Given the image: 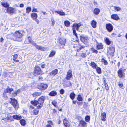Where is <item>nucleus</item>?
I'll return each mask as SVG.
<instances>
[{"mask_svg": "<svg viewBox=\"0 0 127 127\" xmlns=\"http://www.w3.org/2000/svg\"><path fill=\"white\" fill-rule=\"evenodd\" d=\"M45 99L44 96H42L39 98L38 101L35 100L34 101H31V103L35 106H36L38 104L39 105L37 106V108L38 109L40 108L43 106Z\"/></svg>", "mask_w": 127, "mask_h": 127, "instance_id": "1", "label": "nucleus"}, {"mask_svg": "<svg viewBox=\"0 0 127 127\" xmlns=\"http://www.w3.org/2000/svg\"><path fill=\"white\" fill-rule=\"evenodd\" d=\"M81 26V24L80 23H74L73 25L72 30L73 35H75L77 39H78L77 34L76 32V30L78 31L79 28Z\"/></svg>", "mask_w": 127, "mask_h": 127, "instance_id": "2", "label": "nucleus"}, {"mask_svg": "<svg viewBox=\"0 0 127 127\" xmlns=\"http://www.w3.org/2000/svg\"><path fill=\"white\" fill-rule=\"evenodd\" d=\"M14 35L16 38V40L18 41H22V38L23 34L21 33V31H17L15 32Z\"/></svg>", "mask_w": 127, "mask_h": 127, "instance_id": "3", "label": "nucleus"}, {"mask_svg": "<svg viewBox=\"0 0 127 127\" xmlns=\"http://www.w3.org/2000/svg\"><path fill=\"white\" fill-rule=\"evenodd\" d=\"M81 41L85 44L87 45L89 43L88 37L84 35H81L80 36Z\"/></svg>", "mask_w": 127, "mask_h": 127, "instance_id": "4", "label": "nucleus"}, {"mask_svg": "<svg viewBox=\"0 0 127 127\" xmlns=\"http://www.w3.org/2000/svg\"><path fill=\"white\" fill-rule=\"evenodd\" d=\"M66 41V39L64 38H61L59 40V46L60 48H64Z\"/></svg>", "mask_w": 127, "mask_h": 127, "instance_id": "5", "label": "nucleus"}, {"mask_svg": "<svg viewBox=\"0 0 127 127\" xmlns=\"http://www.w3.org/2000/svg\"><path fill=\"white\" fill-rule=\"evenodd\" d=\"M10 99L11 100L10 103L15 109H18L19 108V105L17 101L14 98H11Z\"/></svg>", "mask_w": 127, "mask_h": 127, "instance_id": "6", "label": "nucleus"}, {"mask_svg": "<svg viewBox=\"0 0 127 127\" xmlns=\"http://www.w3.org/2000/svg\"><path fill=\"white\" fill-rule=\"evenodd\" d=\"M115 48L113 46H109L108 49L107 53L108 54H109L110 56H113L115 52Z\"/></svg>", "mask_w": 127, "mask_h": 127, "instance_id": "7", "label": "nucleus"}, {"mask_svg": "<svg viewBox=\"0 0 127 127\" xmlns=\"http://www.w3.org/2000/svg\"><path fill=\"white\" fill-rule=\"evenodd\" d=\"M34 75L37 76L42 74V72L40 68L38 66H36L33 73Z\"/></svg>", "mask_w": 127, "mask_h": 127, "instance_id": "8", "label": "nucleus"}, {"mask_svg": "<svg viewBox=\"0 0 127 127\" xmlns=\"http://www.w3.org/2000/svg\"><path fill=\"white\" fill-rule=\"evenodd\" d=\"M106 28L109 32H111L113 29V27L112 24L110 23L106 24L105 25Z\"/></svg>", "mask_w": 127, "mask_h": 127, "instance_id": "9", "label": "nucleus"}, {"mask_svg": "<svg viewBox=\"0 0 127 127\" xmlns=\"http://www.w3.org/2000/svg\"><path fill=\"white\" fill-rule=\"evenodd\" d=\"M122 68L120 69L118 71V76L120 78H124L125 77V73Z\"/></svg>", "mask_w": 127, "mask_h": 127, "instance_id": "10", "label": "nucleus"}, {"mask_svg": "<svg viewBox=\"0 0 127 127\" xmlns=\"http://www.w3.org/2000/svg\"><path fill=\"white\" fill-rule=\"evenodd\" d=\"M15 12L14 8L12 7L9 6L7 8L6 11H5V13H9L10 14L14 13Z\"/></svg>", "mask_w": 127, "mask_h": 127, "instance_id": "11", "label": "nucleus"}, {"mask_svg": "<svg viewBox=\"0 0 127 127\" xmlns=\"http://www.w3.org/2000/svg\"><path fill=\"white\" fill-rule=\"evenodd\" d=\"M95 42L96 43V49H101L103 48V46L102 43H99L96 40H95Z\"/></svg>", "mask_w": 127, "mask_h": 127, "instance_id": "12", "label": "nucleus"}, {"mask_svg": "<svg viewBox=\"0 0 127 127\" xmlns=\"http://www.w3.org/2000/svg\"><path fill=\"white\" fill-rule=\"evenodd\" d=\"M72 76V72L71 70H69L67 73L66 79L67 80H69Z\"/></svg>", "mask_w": 127, "mask_h": 127, "instance_id": "13", "label": "nucleus"}, {"mask_svg": "<svg viewBox=\"0 0 127 127\" xmlns=\"http://www.w3.org/2000/svg\"><path fill=\"white\" fill-rule=\"evenodd\" d=\"M86 123L84 121L81 120L79 124V127H87Z\"/></svg>", "mask_w": 127, "mask_h": 127, "instance_id": "14", "label": "nucleus"}, {"mask_svg": "<svg viewBox=\"0 0 127 127\" xmlns=\"http://www.w3.org/2000/svg\"><path fill=\"white\" fill-rule=\"evenodd\" d=\"M48 87V86L46 84L43 83L41 84L39 87V89L41 90H44L46 89Z\"/></svg>", "mask_w": 127, "mask_h": 127, "instance_id": "15", "label": "nucleus"}, {"mask_svg": "<svg viewBox=\"0 0 127 127\" xmlns=\"http://www.w3.org/2000/svg\"><path fill=\"white\" fill-rule=\"evenodd\" d=\"M111 18L116 20H118L120 19L118 15L116 14H113L111 15Z\"/></svg>", "mask_w": 127, "mask_h": 127, "instance_id": "16", "label": "nucleus"}, {"mask_svg": "<svg viewBox=\"0 0 127 127\" xmlns=\"http://www.w3.org/2000/svg\"><path fill=\"white\" fill-rule=\"evenodd\" d=\"M85 46L82 44V43H79L78 45L77 46V51L78 52H79L80 50L84 48Z\"/></svg>", "mask_w": 127, "mask_h": 127, "instance_id": "17", "label": "nucleus"}, {"mask_svg": "<svg viewBox=\"0 0 127 127\" xmlns=\"http://www.w3.org/2000/svg\"><path fill=\"white\" fill-rule=\"evenodd\" d=\"M64 124L65 127H69L70 124L68 120L65 119L64 121Z\"/></svg>", "mask_w": 127, "mask_h": 127, "instance_id": "18", "label": "nucleus"}, {"mask_svg": "<svg viewBox=\"0 0 127 127\" xmlns=\"http://www.w3.org/2000/svg\"><path fill=\"white\" fill-rule=\"evenodd\" d=\"M104 40L106 44L108 45H110L112 43V42L110 41L108 37L105 38L104 39Z\"/></svg>", "mask_w": 127, "mask_h": 127, "instance_id": "19", "label": "nucleus"}, {"mask_svg": "<svg viewBox=\"0 0 127 127\" xmlns=\"http://www.w3.org/2000/svg\"><path fill=\"white\" fill-rule=\"evenodd\" d=\"M1 4L2 6L5 8H8L9 6V4L7 2H1Z\"/></svg>", "mask_w": 127, "mask_h": 127, "instance_id": "20", "label": "nucleus"}, {"mask_svg": "<svg viewBox=\"0 0 127 127\" xmlns=\"http://www.w3.org/2000/svg\"><path fill=\"white\" fill-rule=\"evenodd\" d=\"M54 12L55 13H57L61 16H64L65 14L62 10L60 11L59 10L58 11L55 10Z\"/></svg>", "mask_w": 127, "mask_h": 127, "instance_id": "21", "label": "nucleus"}, {"mask_svg": "<svg viewBox=\"0 0 127 127\" xmlns=\"http://www.w3.org/2000/svg\"><path fill=\"white\" fill-rule=\"evenodd\" d=\"M58 71V69H56L50 72V75L55 76L57 74Z\"/></svg>", "mask_w": 127, "mask_h": 127, "instance_id": "22", "label": "nucleus"}, {"mask_svg": "<svg viewBox=\"0 0 127 127\" xmlns=\"http://www.w3.org/2000/svg\"><path fill=\"white\" fill-rule=\"evenodd\" d=\"M31 17L33 19V20L37 18V14L35 13H33L31 14Z\"/></svg>", "mask_w": 127, "mask_h": 127, "instance_id": "23", "label": "nucleus"}, {"mask_svg": "<svg viewBox=\"0 0 127 127\" xmlns=\"http://www.w3.org/2000/svg\"><path fill=\"white\" fill-rule=\"evenodd\" d=\"M106 115L105 112L103 113H101V118L102 120L103 121H105Z\"/></svg>", "mask_w": 127, "mask_h": 127, "instance_id": "24", "label": "nucleus"}, {"mask_svg": "<svg viewBox=\"0 0 127 127\" xmlns=\"http://www.w3.org/2000/svg\"><path fill=\"white\" fill-rule=\"evenodd\" d=\"M100 12V9L97 8H95L93 11L94 14L97 15Z\"/></svg>", "mask_w": 127, "mask_h": 127, "instance_id": "25", "label": "nucleus"}, {"mask_svg": "<svg viewBox=\"0 0 127 127\" xmlns=\"http://www.w3.org/2000/svg\"><path fill=\"white\" fill-rule=\"evenodd\" d=\"M96 22L95 20H93L91 23V25L94 28H95L96 27Z\"/></svg>", "mask_w": 127, "mask_h": 127, "instance_id": "26", "label": "nucleus"}, {"mask_svg": "<svg viewBox=\"0 0 127 127\" xmlns=\"http://www.w3.org/2000/svg\"><path fill=\"white\" fill-rule=\"evenodd\" d=\"M57 94V92L55 91H53L50 92L49 94V95L51 96H54Z\"/></svg>", "mask_w": 127, "mask_h": 127, "instance_id": "27", "label": "nucleus"}, {"mask_svg": "<svg viewBox=\"0 0 127 127\" xmlns=\"http://www.w3.org/2000/svg\"><path fill=\"white\" fill-rule=\"evenodd\" d=\"M14 34H7L6 36V37L7 39H10L14 40L13 36Z\"/></svg>", "mask_w": 127, "mask_h": 127, "instance_id": "28", "label": "nucleus"}, {"mask_svg": "<svg viewBox=\"0 0 127 127\" xmlns=\"http://www.w3.org/2000/svg\"><path fill=\"white\" fill-rule=\"evenodd\" d=\"M64 24L65 26L66 27H69L70 24V22L68 20H65L64 21Z\"/></svg>", "mask_w": 127, "mask_h": 127, "instance_id": "29", "label": "nucleus"}, {"mask_svg": "<svg viewBox=\"0 0 127 127\" xmlns=\"http://www.w3.org/2000/svg\"><path fill=\"white\" fill-rule=\"evenodd\" d=\"M13 118L15 119H17V120H20L21 118V117L18 115H14L13 116Z\"/></svg>", "mask_w": 127, "mask_h": 127, "instance_id": "30", "label": "nucleus"}, {"mask_svg": "<svg viewBox=\"0 0 127 127\" xmlns=\"http://www.w3.org/2000/svg\"><path fill=\"white\" fill-rule=\"evenodd\" d=\"M13 90L12 88H7L5 89L4 92L5 93H10Z\"/></svg>", "mask_w": 127, "mask_h": 127, "instance_id": "31", "label": "nucleus"}, {"mask_svg": "<svg viewBox=\"0 0 127 127\" xmlns=\"http://www.w3.org/2000/svg\"><path fill=\"white\" fill-rule=\"evenodd\" d=\"M36 48L41 51H45L46 49L45 48L39 45H38Z\"/></svg>", "mask_w": 127, "mask_h": 127, "instance_id": "32", "label": "nucleus"}, {"mask_svg": "<svg viewBox=\"0 0 127 127\" xmlns=\"http://www.w3.org/2000/svg\"><path fill=\"white\" fill-rule=\"evenodd\" d=\"M91 65L94 69H95L97 67V65L94 62H92L91 63Z\"/></svg>", "mask_w": 127, "mask_h": 127, "instance_id": "33", "label": "nucleus"}, {"mask_svg": "<svg viewBox=\"0 0 127 127\" xmlns=\"http://www.w3.org/2000/svg\"><path fill=\"white\" fill-rule=\"evenodd\" d=\"M41 93L39 92L35 93H33L32 94V95L33 97H36L37 96L40 95H41Z\"/></svg>", "mask_w": 127, "mask_h": 127, "instance_id": "34", "label": "nucleus"}, {"mask_svg": "<svg viewBox=\"0 0 127 127\" xmlns=\"http://www.w3.org/2000/svg\"><path fill=\"white\" fill-rule=\"evenodd\" d=\"M31 8L30 6L27 7L26 9V12L27 13H29L31 11Z\"/></svg>", "mask_w": 127, "mask_h": 127, "instance_id": "35", "label": "nucleus"}, {"mask_svg": "<svg viewBox=\"0 0 127 127\" xmlns=\"http://www.w3.org/2000/svg\"><path fill=\"white\" fill-rule=\"evenodd\" d=\"M75 94L73 93H71L70 95V97L72 100H73L75 97Z\"/></svg>", "mask_w": 127, "mask_h": 127, "instance_id": "36", "label": "nucleus"}, {"mask_svg": "<svg viewBox=\"0 0 127 127\" xmlns=\"http://www.w3.org/2000/svg\"><path fill=\"white\" fill-rule=\"evenodd\" d=\"M21 124L23 126H25L26 124L25 121L24 119H22L20 121Z\"/></svg>", "mask_w": 127, "mask_h": 127, "instance_id": "37", "label": "nucleus"}, {"mask_svg": "<svg viewBox=\"0 0 127 127\" xmlns=\"http://www.w3.org/2000/svg\"><path fill=\"white\" fill-rule=\"evenodd\" d=\"M20 92V90H18L17 92H14L13 93V96L15 97L16 96L18 93H19Z\"/></svg>", "mask_w": 127, "mask_h": 127, "instance_id": "38", "label": "nucleus"}, {"mask_svg": "<svg viewBox=\"0 0 127 127\" xmlns=\"http://www.w3.org/2000/svg\"><path fill=\"white\" fill-rule=\"evenodd\" d=\"M91 51L92 53H95L97 54L98 52L97 50L96 49H95L93 48H91Z\"/></svg>", "mask_w": 127, "mask_h": 127, "instance_id": "39", "label": "nucleus"}, {"mask_svg": "<svg viewBox=\"0 0 127 127\" xmlns=\"http://www.w3.org/2000/svg\"><path fill=\"white\" fill-rule=\"evenodd\" d=\"M119 86L122 89H123V85L122 82L120 81L118 83Z\"/></svg>", "mask_w": 127, "mask_h": 127, "instance_id": "40", "label": "nucleus"}, {"mask_svg": "<svg viewBox=\"0 0 127 127\" xmlns=\"http://www.w3.org/2000/svg\"><path fill=\"white\" fill-rule=\"evenodd\" d=\"M51 21L52 22L51 25L52 26H53L55 24V21L53 18H51Z\"/></svg>", "mask_w": 127, "mask_h": 127, "instance_id": "41", "label": "nucleus"}, {"mask_svg": "<svg viewBox=\"0 0 127 127\" xmlns=\"http://www.w3.org/2000/svg\"><path fill=\"white\" fill-rule=\"evenodd\" d=\"M95 69H96V70L98 73L100 74L101 73V70L99 67H96Z\"/></svg>", "mask_w": 127, "mask_h": 127, "instance_id": "42", "label": "nucleus"}, {"mask_svg": "<svg viewBox=\"0 0 127 127\" xmlns=\"http://www.w3.org/2000/svg\"><path fill=\"white\" fill-rule=\"evenodd\" d=\"M56 52L54 50H53L51 51L50 54L49 56H54Z\"/></svg>", "mask_w": 127, "mask_h": 127, "instance_id": "43", "label": "nucleus"}, {"mask_svg": "<svg viewBox=\"0 0 127 127\" xmlns=\"http://www.w3.org/2000/svg\"><path fill=\"white\" fill-rule=\"evenodd\" d=\"M114 8L115 10L118 11H120L121 9L120 7L117 6H114Z\"/></svg>", "mask_w": 127, "mask_h": 127, "instance_id": "44", "label": "nucleus"}, {"mask_svg": "<svg viewBox=\"0 0 127 127\" xmlns=\"http://www.w3.org/2000/svg\"><path fill=\"white\" fill-rule=\"evenodd\" d=\"M28 39L29 41V42L30 43H31L32 42V39L31 37L30 36L28 37Z\"/></svg>", "mask_w": 127, "mask_h": 127, "instance_id": "45", "label": "nucleus"}, {"mask_svg": "<svg viewBox=\"0 0 127 127\" xmlns=\"http://www.w3.org/2000/svg\"><path fill=\"white\" fill-rule=\"evenodd\" d=\"M17 56H13V60L15 61L16 62H17L19 60H18L17 59Z\"/></svg>", "mask_w": 127, "mask_h": 127, "instance_id": "46", "label": "nucleus"}, {"mask_svg": "<svg viewBox=\"0 0 127 127\" xmlns=\"http://www.w3.org/2000/svg\"><path fill=\"white\" fill-rule=\"evenodd\" d=\"M77 99L79 101H82V98L80 95H79L77 97Z\"/></svg>", "mask_w": 127, "mask_h": 127, "instance_id": "47", "label": "nucleus"}, {"mask_svg": "<svg viewBox=\"0 0 127 127\" xmlns=\"http://www.w3.org/2000/svg\"><path fill=\"white\" fill-rule=\"evenodd\" d=\"M90 120V117L88 116H86L85 117V120L86 122H88Z\"/></svg>", "mask_w": 127, "mask_h": 127, "instance_id": "48", "label": "nucleus"}, {"mask_svg": "<svg viewBox=\"0 0 127 127\" xmlns=\"http://www.w3.org/2000/svg\"><path fill=\"white\" fill-rule=\"evenodd\" d=\"M33 114L37 115L38 113V111L37 110H34L33 111Z\"/></svg>", "mask_w": 127, "mask_h": 127, "instance_id": "49", "label": "nucleus"}, {"mask_svg": "<svg viewBox=\"0 0 127 127\" xmlns=\"http://www.w3.org/2000/svg\"><path fill=\"white\" fill-rule=\"evenodd\" d=\"M31 43L36 48V47L38 46V45H37L34 42L32 41V42Z\"/></svg>", "mask_w": 127, "mask_h": 127, "instance_id": "50", "label": "nucleus"}, {"mask_svg": "<svg viewBox=\"0 0 127 127\" xmlns=\"http://www.w3.org/2000/svg\"><path fill=\"white\" fill-rule=\"evenodd\" d=\"M10 117H11V116H7L4 119H3L2 120H4L5 121H6V120H9L10 119Z\"/></svg>", "mask_w": 127, "mask_h": 127, "instance_id": "51", "label": "nucleus"}, {"mask_svg": "<svg viewBox=\"0 0 127 127\" xmlns=\"http://www.w3.org/2000/svg\"><path fill=\"white\" fill-rule=\"evenodd\" d=\"M60 93L61 94H63L64 93V91L63 89H61L60 91Z\"/></svg>", "mask_w": 127, "mask_h": 127, "instance_id": "52", "label": "nucleus"}, {"mask_svg": "<svg viewBox=\"0 0 127 127\" xmlns=\"http://www.w3.org/2000/svg\"><path fill=\"white\" fill-rule=\"evenodd\" d=\"M101 61L102 62H104V63L105 64L107 65V64L108 63L107 61L103 59L101 60Z\"/></svg>", "mask_w": 127, "mask_h": 127, "instance_id": "53", "label": "nucleus"}, {"mask_svg": "<svg viewBox=\"0 0 127 127\" xmlns=\"http://www.w3.org/2000/svg\"><path fill=\"white\" fill-rule=\"evenodd\" d=\"M104 85L105 89L107 90H108L109 89V88L107 84H105Z\"/></svg>", "mask_w": 127, "mask_h": 127, "instance_id": "54", "label": "nucleus"}, {"mask_svg": "<svg viewBox=\"0 0 127 127\" xmlns=\"http://www.w3.org/2000/svg\"><path fill=\"white\" fill-rule=\"evenodd\" d=\"M37 12V9L35 8H33L32 10V12Z\"/></svg>", "mask_w": 127, "mask_h": 127, "instance_id": "55", "label": "nucleus"}, {"mask_svg": "<svg viewBox=\"0 0 127 127\" xmlns=\"http://www.w3.org/2000/svg\"><path fill=\"white\" fill-rule=\"evenodd\" d=\"M3 75L5 77H6L8 76V73L5 72L4 73Z\"/></svg>", "mask_w": 127, "mask_h": 127, "instance_id": "56", "label": "nucleus"}, {"mask_svg": "<svg viewBox=\"0 0 127 127\" xmlns=\"http://www.w3.org/2000/svg\"><path fill=\"white\" fill-rule=\"evenodd\" d=\"M33 20H35L37 24H38L39 23V21L37 19V18H36V19H34Z\"/></svg>", "mask_w": 127, "mask_h": 127, "instance_id": "57", "label": "nucleus"}, {"mask_svg": "<svg viewBox=\"0 0 127 127\" xmlns=\"http://www.w3.org/2000/svg\"><path fill=\"white\" fill-rule=\"evenodd\" d=\"M48 123L50 125H53V124L52 122L51 121H48Z\"/></svg>", "mask_w": 127, "mask_h": 127, "instance_id": "58", "label": "nucleus"}, {"mask_svg": "<svg viewBox=\"0 0 127 127\" xmlns=\"http://www.w3.org/2000/svg\"><path fill=\"white\" fill-rule=\"evenodd\" d=\"M24 5L23 3H21L20 4L19 6L20 7H24Z\"/></svg>", "mask_w": 127, "mask_h": 127, "instance_id": "59", "label": "nucleus"}, {"mask_svg": "<svg viewBox=\"0 0 127 127\" xmlns=\"http://www.w3.org/2000/svg\"><path fill=\"white\" fill-rule=\"evenodd\" d=\"M43 78L41 77H39L38 78V80H41L43 79Z\"/></svg>", "mask_w": 127, "mask_h": 127, "instance_id": "60", "label": "nucleus"}, {"mask_svg": "<svg viewBox=\"0 0 127 127\" xmlns=\"http://www.w3.org/2000/svg\"><path fill=\"white\" fill-rule=\"evenodd\" d=\"M46 127H52L51 125L50 124H47L46 125Z\"/></svg>", "mask_w": 127, "mask_h": 127, "instance_id": "61", "label": "nucleus"}, {"mask_svg": "<svg viewBox=\"0 0 127 127\" xmlns=\"http://www.w3.org/2000/svg\"><path fill=\"white\" fill-rule=\"evenodd\" d=\"M45 66V65L44 64H42L41 65V67L42 68H44Z\"/></svg>", "mask_w": 127, "mask_h": 127, "instance_id": "62", "label": "nucleus"}, {"mask_svg": "<svg viewBox=\"0 0 127 127\" xmlns=\"http://www.w3.org/2000/svg\"><path fill=\"white\" fill-rule=\"evenodd\" d=\"M93 3L95 5H97V2L95 1H94Z\"/></svg>", "mask_w": 127, "mask_h": 127, "instance_id": "63", "label": "nucleus"}, {"mask_svg": "<svg viewBox=\"0 0 127 127\" xmlns=\"http://www.w3.org/2000/svg\"><path fill=\"white\" fill-rule=\"evenodd\" d=\"M3 40H4V39H3V38L1 37V38L0 41L1 42H2L3 41Z\"/></svg>", "mask_w": 127, "mask_h": 127, "instance_id": "64", "label": "nucleus"}]
</instances>
